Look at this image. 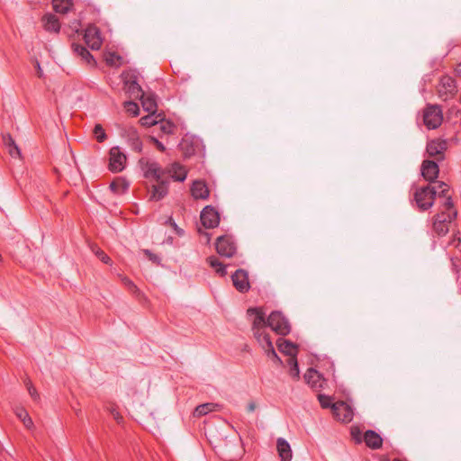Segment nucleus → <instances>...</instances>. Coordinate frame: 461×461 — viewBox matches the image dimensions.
Instances as JSON below:
<instances>
[{"label":"nucleus","mask_w":461,"mask_h":461,"mask_svg":"<svg viewBox=\"0 0 461 461\" xmlns=\"http://www.w3.org/2000/svg\"><path fill=\"white\" fill-rule=\"evenodd\" d=\"M179 149L185 158H190L195 153V147L188 137L182 139L179 143Z\"/></svg>","instance_id":"nucleus-30"},{"label":"nucleus","mask_w":461,"mask_h":461,"mask_svg":"<svg viewBox=\"0 0 461 461\" xmlns=\"http://www.w3.org/2000/svg\"><path fill=\"white\" fill-rule=\"evenodd\" d=\"M276 448L280 461H291L293 454L288 441L283 438L276 439Z\"/></svg>","instance_id":"nucleus-22"},{"label":"nucleus","mask_w":461,"mask_h":461,"mask_svg":"<svg viewBox=\"0 0 461 461\" xmlns=\"http://www.w3.org/2000/svg\"><path fill=\"white\" fill-rule=\"evenodd\" d=\"M247 313L248 315H255V318H254V321L252 322V331L255 332V331H258V330H265L267 327H268L267 325V319H266V314L265 312H263V310L261 308H249L247 310Z\"/></svg>","instance_id":"nucleus-15"},{"label":"nucleus","mask_w":461,"mask_h":461,"mask_svg":"<svg viewBox=\"0 0 461 461\" xmlns=\"http://www.w3.org/2000/svg\"><path fill=\"white\" fill-rule=\"evenodd\" d=\"M163 170L165 171V174H168L174 181L177 182H184L187 176V171L185 167L177 162L172 163Z\"/></svg>","instance_id":"nucleus-19"},{"label":"nucleus","mask_w":461,"mask_h":461,"mask_svg":"<svg viewBox=\"0 0 461 461\" xmlns=\"http://www.w3.org/2000/svg\"><path fill=\"white\" fill-rule=\"evenodd\" d=\"M255 409H256V403L254 402H249V404L247 406L248 411L252 412L255 411Z\"/></svg>","instance_id":"nucleus-53"},{"label":"nucleus","mask_w":461,"mask_h":461,"mask_svg":"<svg viewBox=\"0 0 461 461\" xmlns=\"http://www.w3.org/2000/svg\"><path fill=\"white\" fill-rule=\"evenodd\" d=\"M351 434L357 442L360 443L362 441V438L360 437V431L358 429H357L356 431L352 430Z\"/></svg>","instance_id":"nucleus-50"},{"label":"nucleus","mask_w":461,"mask_h":461,"mask_svg":"<svg viewBox=\"0 0 461 461\" xmlns=\"http://www.w3.org/2000/svg\"><path fill=\"white\" fill-rule=\"evenodd\" d=\"M381 461H389V459L385 458V459H382ZM392 461H405V460H402L400 458H393Z\"/></svg>","instance_id":"nucleus-56"},{"label":"nucleus","mask_w":461,"mask_h":461,"mask_svg":"<svg viewBox=\"0 0 461 461\" xmlns=\"http://www.w3.org/2000/svg\"><path fill=\"white\" fill-rule=\"evenodd\" d=\"M457 211L453 208L452 210H443L434 216L433 230L438 236H445L449 230V224L456 220Z\"/></svg>","instance_id":"nucleus-2"},{"label":"nucleus","mask_w":461,"mask_h":461,"mask_svg":"<svg viewBox=\"0 0 461 461\" xmlns=\"http://www.w3.org/2000/svg\"><path fill=\"white\" fill-rule=\"evenodd\" d=\"M84 39L86 45L94 50H99L103 43L100 30L95 25L86 29Z\"/></svg>","instance_id":"nucleus-12"},{"label":"nucleus","mask_w":461,"mask_h":461,"mask_svg":"<svg viewBox=\"0 0 461 461\" xmlns=\"http://www.w3.org/2000/svg\"><path fill=\"white\" fill-rule=\"evenodd\" d=\"M168 221L170 222V225L174 228V230L176 231L177 235H179V236L183 235V233H184L183 230L178 228L176 223L175 221H173V220L171 218L168 220Z\"/></svg>","instance_id":"nucleus-48"},{"label":"nucleus","mask_w":461,"mask_h":461,"mask_svg":"<svg viewBox=\"0 0 461 461\" xmlns=\"http://www.w3.org/2000/svg\"><path fill=\"white\" fill-rule=\"evenodd\" d=\"M141 104L143 109L150 114H154L157 112V102L153 95L143 94V97H140Z\"/></svg>","instance_id":"nucleus-28"},{"label":"nucleus","mask_w":461,"mask_h":461,"mask_svg":"<svg viewBox=\"0 0 461 461\" xmlns=\"http://www.w3.org/2000/svg\"><path fill=\"white\" fill-rule=\"evenodd\" d=\"M318 400H319V402H320L321 406L323 409H328V408H331L332 409V404L333 403H332V398L330 396L319 393L318 394Z\"/></svg>","instance_id":"nucleus-39"},{"label":"nucleus","mask_w":461,"mask_h":461,"mask_svg":"<svg viewBox=\"0 0 461 461\" xmlns=\"http://www.w3.org/2000/svg\"><path fill=\"white\" fill-rule=\"evenodd\" d=\"M436 195V188L426 185L416 189L414 200L420 210L427 211L433 206Z\"/></svg>","instance_id":"nucleus-3"},{"label":"nucleus","mask_w":461,"mask_h":461,"mask_svg":"<svg viewBox=\"0 0 461 461\" xmlns=\"http://www.w3.org/2000/svg\"><path fill=\"white\" fill-rule=\"evenodd\" d=\"M456 113L460 114L461 117V111H457Z\"/></svg>","instance_id":"nucleus-57"},{"label":"nucleus","mask_w":461,"mask_h":461,"mask_svg":"<svg viewBox=\"0 0 461 461\" xmlns=\"http://www.w3.org/2000/svg\"><path fill=\"white\" fill-rule=\"evenodd\" d=\"M91 250L93 251V253L104 264L106 265H111L112 263V259L110 258V257L104 251L102 250L100 248H98L97 246L94 245L91 247Z\"/></svg>","instance_id":"nucleus-35"},{"label":"nucleus","mask_w":461,"mask_h":461,"mask_svg":"<svg viewBox=\"0 0 461 461\" xmlns=\"http://www.w3.org/2000/svg\"><path fill=\"white\" fill-rule=\"evenodd\" d=\"M36 68H37V74L39 77H41L43 75L42 69L41 68V65L38 61H36Z\"/></svg>","instance_id":"nucleus-54"},{"label":"nucleus","mask_w":461,"mask_h":461,"mask_svg":"<svg viewBox=\"0 0 461 461\" xmlns=\"http://www.w3.org/2000/svg\"><path fill=\"white\" fill-rule=\"evenodd\" d=\"M161 131L164 132L170 133L171 132V125L170 124H162L161 125Z\"/></svg>","instance_id":"nucleus-51"},{"label":"nucleus","mask_w":461,"mask_h":461,"mask_svg":"<svg viewBox=\"0 0 461 461\" xmlns=\"http://www.w3.org/2000/svg\"><path fill=\"white\" fill-rule=\"evenodd\" d=\"M332 412L337 420L342 422L352 420L354 413L352 408L345 402H337L332 404Z\"/></svg>","instance_id":"nucleus-11"},{"label":"nucleus","mask_w":461,"mask_h":461,"mask_svg":"<svg viewBox=\"0 0 461 461\" xmlns=\"http://www.w3.org/2000/svg\"><path fill=\"white\" fill-rule=\"evenodd\" d=\"M200 220L206 229H213L219 225L220 215L212 206L207 205L202 210Z\"/></svg>","instance_id":"nucleus-9"},{"label":"nucleus","mask_w":461,"mask_h":461,"mask_svg":"<svg viewBox=\"0 0 461 461\" xmlns=\"http://www.w3.org/2000/svg\"><path fill=\"white\" fill-rule=\"evenodd\" d=\"M213 408H214L213 403H203V404L198 405L195 408V414L197 416L206 415L207 413L212 411Z\"/></svg>","instance_id":"nucleus-36"},{"label":"nucleus","mask_w":461,"mask_h":461,"mask_svg":"<svg viewBox=\"0 0 461 461\" xmlns=\"http://www.w3.org/2000/svg\"><path fill=\"white\" fill-rule=\"evenodd\" d=\"M2 260V255L0 254V261Z\"/></svg>","instance_id":"nucleus-58"},{"label":"nucleus","mask_w":461,"mask_h":461,"mask_svg":"<svg viewBox=\"0 0 461 461\" xmlns=\"http://www.w3.org/2000/svg\"><path fill=\"white\" fill-rule=\"evenodd\" d=\"M443 121L442 110L438 105H428L423 111V122L429 130L439 127Z\"/></svg>","instance_id":"nucleus-5"},{"label":"nucleus","mask_w":461,"mask_h":461,"mask_svg":"<svg viewBox=\"0 0 461 461\" xmlns=\"http://www.w3.org/2000/svg\"><path fill=\"white\" fill-rule=\"evenodd\" d=\"M276 346L280 352L288 356L289 357H294L297 356L298 346L290 340L278 339L276 341Z\"/></svg>","instance_id":"nucleus-23"},{"label":"nucleus","mask_w":461,"mask_h":461,"mask_svg":"<svg viewBox=\"0 0 461 461\" xmlns=\"http://www.w3.org/2000/svg\"><path fill=\"white\" fill-rule=\"evenodd\" d=\"M209 265L215 269V272L221 276H225L227 275L226 265H223L216 257L212 256L207 258Z\"/></svg>","instance_id":"nucleus-31"},{"label":"nucleus","mask_w":461,"mask_h":461,"mask_svg":"<svg viewBox=\"0 0 461 461\" xmlns=\"http://www.w3.org/2000/svg\"><path fill=\"white\" fill-rule=\"evenodd\" d=\"M26 386H27L28 393L32 396V398L35 401L38 400L40 398V395L37 393L36 388L32 385V384L30 380H28L26 382Z\"/></svg>","instance_id":"nucleus-41"},{"label":"nucleus","mask_w":461,"mask_h":461,"mask_svg":"<svg viewBox=\"0 0 461 461\" xmlns=\"http://www.w3.org/2000/svg\"><path fill=\"white\" fill-rule=\"evenodd\" d=\"M109 187L113 194L121 195L128 191L130 184L125 179L117 177L110 184Z\"/></svg>","instance_id":"nucleus-26"},{"label":"nucleus","mask_w":461,"mask_h":461,"mask_svg":"<svg viewBox=\"0 0 461 461\" xmlns=\"http://www.w3.org/2000/svg\"><path fill=\"white\" fill-rule=\"evenodd\" d=\"M93 133L96 140L100 143L104 142L107 138L106 133L101 124H95Z\"/></svg>","instance_id":"nucleus-37"},{"label":"nucleus","mask_w":461,"mask_h":461,"mask_svg":"<svg viewBox=\"0 0 461 461\" xmlns=\"http://www.w3.org/2000/svg\"><path fill=\"white\" fill-rule=\"evenodd\" d=\"M434 187L436 188L437 194H438V196L446 198L443 207L446 210H452L454 208V203L452 197L448 195L449 185L445 182H438V185Z\"/></svg>","instance_id":"nucleus-24"},{"label":"nucleus","mask_w":461,"mask_h":461,"mask_svg":"<svg viewBox=\"0 0 461 461\" xmlns=\"http://www.w3.org/2000/svg\"><path fill=\"white\" fill-rule=\"evenodd\" d=\"M215 249L220 256L225 258H231L237 250L232 236L228 234L217 238Z\"/></svg>","instance_id":"nucleus-7"},{"label":"nucleus","mask_w":461,"mask_h":461,"mask_svg":"<svg viewBox=\"0 0 461 461\" xmlns=\"http://www.w3.org/2000/svg\"><path fill=\"white\" fill-rule=\"evenodd\" d=\"M140 164L144 171L146 178H153L158 182L157 185H152L150 200L160 201L168 193V180L164 179L163 176L165 171L160 165L156 161H150L145 158L140 160Z\"/></svg>","instance_id":"nucleus-1"},{"label":"nucleus","mask_w":461,"mask_h":461,"mask_svg":"<svg viewBox=\"0 0 461 461\" xmlns=\"http://www.w3.org/2000/svg\"><path fill=\"white\" fill-rule=\"evenodd\" d=\"M23 425L27 428V429H31L32 426H33V422H32V420L31 419V417L28 415H26V418H23L22 420Z\"/></svg>","instance_id":"nucleus-47"},{"label":"nucleus","mask_w":461,"mask_h":461,"mask_svg":"<svg viewBox=\"0 0 461 461\" xmlns=\"http://www.w3.org/2000/svg\"><path fill=\"white\" fill-rule=\"evenodd\" d=\"M191 194L196 200H205L209 197L210 191L204 181L195 180L191 186Z\"/></svg>","instance_id":"nucleus-20"},{"label":"nucleus","mask_w":461,"mask_h":461,"mask_svg":"<svg viewBox=\"0 0 461 461\" xmlns=\"http://www.w3.org/2000/svg\"><path fill=\"white\" fill-rule=\"evenodd\" d=\"M446 149V141L438 140L429 141L426 147L428 155L435 158L438 161H442L444 159V151Z\"/></svg>","instance_id":"nucleus-16"},{"label":"nucleus","mask_w":461,"mask_h":461,"mask_svg":"<svg viewBox=\"0 0 461 461\" xmlns=\"http://www.w3.org/2000/svg\"><path fill=\"white\" fill-rule=\"evenodd\" d=\"M124 107L130 114L133 116H138L140 113L139 105L133 101H127L124 103Z\"/></svg>","instance_id":"nucleus-38"},{"label":"nucleus","mask_w":461,"mask_h":461,"mask_svg":"<svg viewBox=\"0 0 461 461\" xmlns=\"http://www.w3.org/2000/svg\"><path fill=\"white\" fill-rule=\"evenodd\" d=\"M420 170L424 179L429 182H434L439 173L438 163L429 159H425L422 162Z\"/></svg>","instance_id":"nucleus-17"},{"label":"nucleus","mask_w":461,"mask_h":461,"mask_svg":"<svg viewBox=\"0 0 461 461\" xmlns=\"http://www.w3.org/2000/svg\"><path fill=\"white\" fill-rule=\"evenodd\" d=\"M124 136L127 142L132 150L140 153L142 151V141L140 139L139 133L134 127H128L124 131Z\"/></svg>","instance_id":"nucleus-18"},{"label":"nucleus","mask_w":461,"mask_h":461,"mask_svg":"<svg viewBox=\"0 0 461 461\" xmlns=\"http://www.w3.org/2000/svg\"><path fill=\"white\" fill-rule=\"evenodd\" d=\"M150 140L154 143V145L159 151L164 152L166 150L164 144L160 142L157 138L150 137Z\"/></svg>","instance_id":"nucleus-45"},{"label":"nucleus","mask_w":461,"mask_h":461,"mask_svg":"<svg viewBox=\"0 0 461 461\" xmlns=\"http://www.w3.org/2000/svg\"><path fill=\"white\" fill-rule=\"evenodd\" d=\"M14 413L16 415V417L19 419V420H23V418H26V415H28V412L27 411L23 408V407H17L15 408L14 410Z\"/></svg>","instance_id":"nucleus-44"},{"label":"nucleus","mask_w":461,"mask_h":461,"mask_svg":"<svg viewBox=\"0 0 461 461\" xmlns=\"http://www.w3.org/2000/svg\"><path fill=\"white\" fill-rule=\"evenodd\" d=\"M143 254L149 258V260H150L152 263H155L157 265H159L160 264V258L151 252L149 249H143Z\"/></svg>","instance_id":"nucleus-40"},{"label":"nucleus","mask_w":461,"mask_h":461,"mask_svg":"<svg viewBox=\"0 0 461 461\" xmlns=\"http://www.w3.org/2000/svg\"><path fill=\"white\" fill-rule=\"evenodd\" d=\"M53 9L56 13L67 14L72 7L71 0H53Z\"/></svg>","instance_id":"nucleus-32"},{"label":"nucleus","mask_w":461,"mask_h":461,"mask_svg":"<svg viewBox=\"0 0 461 461\" xmlns=\"http://www.w3.org/2000/svg\"><path fill=\"white\" fill-rule=\"evenodd\" d=\"M3 140L12 158H21V150L9 133L3 135Z\"/></svg>","instance_id":"nucleus-29"},{"label":"nucleus","mask_w":461,"mask_h":461,"mask_svg":"<svg viewBox=\"0 0 461 461\" xmlns=\"http://www.w3.org/2000/svg\"><path fill=\"white\" fill-rule=\"evenodd\" d=\"M140 122L144 126H151L156 124V121L151 115H146L140 118Z\"/></svg>","instance_id":"nucleus-43"},{"label":"nucleus","mask_w":461,"mask_h":461,"mask_svg":"<svg viewBox=\"0 0 461 461\" xmlns=\"http://www.w3.org/2000/svg\"><path fill=\"white\" fill-rule=\"evenodd\" d=\"M121 57L117 55L115 52H109L105 56V61L108 65L113 66L115 64V59H120Z\"/></svg>","instance_id":"nucleus-42"},{"label":"nucleus","mask_w":461,"mask_h":461,"mask_svg":"<svg viewBox=\"0 0 461 461\" xmlns=\"http://www.w3.org/2000/svg\"><path fill=\"white\" fill-rule=\"evenodd\" d=\"M111 414L112 416L113 417V419L119 423L121 422V420H122V416L120 414V412L114 409V408H112L111 409Z\"/></svg>","instance_id":"nucleus-46"},{"label":"nucleus","mask_w":461,"mask_h":461,"mask_svg":"<svg viewBox=\"0 0 461 461\" xmlns=\"http://www.w3.org/2000/svg\"><path fill=\"white\" fill-rule=\"evenodd\" d=\"M267 325L273 331L281 336H286L291 332V325L286 317L278 311H274L267 317Z\"/></svg>","instance_id":"nucleus-4"},{"label":"nucleus","mask_w":461,"mask_h":461,"mask_svg":"<svg viewBox=\"0 0 461 461\" xmlns=\"http://www.w3.org/2000/svg\"><path fill=\"white\" fill-rule=\"evenodd\" d=\"M237 448H238V453H236V454H234V455H230V456H229V459H230V460H231V461H232V460H235V459H237V458L240 456V446H239V445H237Z\"/></svg>","instance_id":"nucleus-52"},{"label":"nucleus","mask_w":461,"mask_h":461,"mask_svg":"<svg viewBox=\"0 0 461 461\" xmlns=\"http://www.w3.org/2000/svg\"><path fill=\"white\" fill-rule=\"evenodd\" d=\"M43 27L48 32H59L60 24L55 14H47L42 17Z\"/></svg>","instance_id":"nucleus-25"},{"label":"nucleus","mask_w":461,"mask_h":461,"mask_svg":"<svg viewBox=\"0 0 461 461\" xmlns=\"http://www.w3.org/2000/svg\"><path fill=\"white\" fill-rule=\"evenodd\" d=\"M287 365L290 367L289 374L294 379H299L300 377V370L298 366V361L296 357H289L287 360Z\"/></svg>","instance_id":"nucleus-34"},{"label":"nucleus","mask_w":461,"mask_h":461,"mask_svg":"<svg viewBox=\"0 0 461 461\" xmlns=\"http://www.w3.org/2000/svg\"><path fill=\"white\" fill-rule=\"evenodd\" d=\"M438 92L439 97L443 100H447L448 98L453 97L457 92L455 79L448 76L442 77Z\"/></svg>","instance_id":"nucleus-10"},{"label":"nucleus","mask_w":461,"mask_h":461,"mask_svg":"<svg viewBox=\"0 0 461 461\" xmlns=\"http://www.w3.org/2000/svg\"><path fill=\"white\" fill-rule=\"evenodd\" d=\"M305 382L315 391L324 389L327 380L314 368H309L304 374Z\"/></svg>","instance_id":"nucleus-13"},{"label":"nucleus","mask_w":461,"mask_h":461,"mask_svg":"<svg viewBox=\"0 0 461 461\" xmlns=\"http://www.w3.org/2000/svg\"><path fill=\"white\" fill-rule=\"evenodd\" d=\"M366 445L371 449H379L383 445L382 437L375 430L367 429L363 437Z\"/></svg>","instance_id":"nucleus-21"},{"label":"nucleus","mask_w":461,"mask_h":461,"mask_svg":"<svg viewBox=\"0 0 461 461\" xmlns=\"http://www.w3.org/2000/svg\"><path fill=\"white\" fill-rule=\"evenodd\" d=\"M125 85L127 86V93L129 94L130 97L134 99H140V97H143V94L145 92L135 79L126 81Z\"/></svg>","instance_id":"nucleus-27"},{"label":"nucleus","mask_w":461,"mask_h":461,"mask_svg":"<svg viewBox=\"0 0 461 461\" xmlns=\"http://www.w3.org/2000/svg\"><path fill=\"white\" fill-rule=\"evenodd\" d=\"M233 286L240 293H247L250 288L249 274L244 269H237L231 276Z\"/></svg>","instance_id":"nucleus-14"},{"label":"nucleus","mask_w":461,"mask_h":461,"mask_svg":"<svg viewBox=\"0 0 461 461\" xmlns=\"http://www.w3.org/2000/svg\"><path fill=\"white\" fill-rule=\"evenodd\" d=\"M254 338L257 339L260 347L265 351L266 355L272 358L274 361L278 363L279 365H282L281 358L277 356L275 348L273 346V343L270 339V336L267 332H266L265 330H257L253 332Z\"/></svg>","instance_id":"nucleus-6"},{"label":"nucleus","mask_w":461,"mask_h":461,"mask_svg":"<svg viewBox=\"0 0 461 461\" xmlns=\"http://www.w3.org/2000/svg\"><path fill=\"white\" fill-rule=\"evenodd\" d=\"M72 47L74 51L82 57V59H85L87 63H90L91 61L95 62L93 55L83 45L74 43Z\"/></svg>","instance_id":"nucleus-33"},{"label":"nucleus","mask_w":461,"mask_h":461,"mask_svg":"<svg viewBox=\"0 0 461 461\" xmlns=\"http://www.w3.org/2000/svg\"><path fill=\"white\" fill-rule=\"evenodd\" d=\"M455 72L457 76L461 77V62L456 66Z\"/></svg>","instance_id":"nucleus-55"},{"label":"nucleus","mask_w":461,"mask_h":461,"mask_svg":"<svg viewBox=\"0 0 461 461\" xmlns=\"http://www.w3.org/2000/svg\"><path fill=\"white\" fill-rule=\"evenodd\" d=\"M109 155V169L115 173L122 171L127 160L126 155L117 146L110 149Z\"/></svg>","instance_id":"nucleus-8"},{"label":"nucleus","mask_w":461,"mask_h":461,"mask_svg":"<svg viewBox=\"0 0 461 461\" xmlns=\"http://www.w3.org/2000/svg\"><path fill=\"white\" fill-rule=\"evenodd\" d=\"M124 284L132 291H138L137 286L134 285V283L130 280L129 278L124 279Z\"/></svg>","instance_id":"nucleus-49"}]
</instances>
